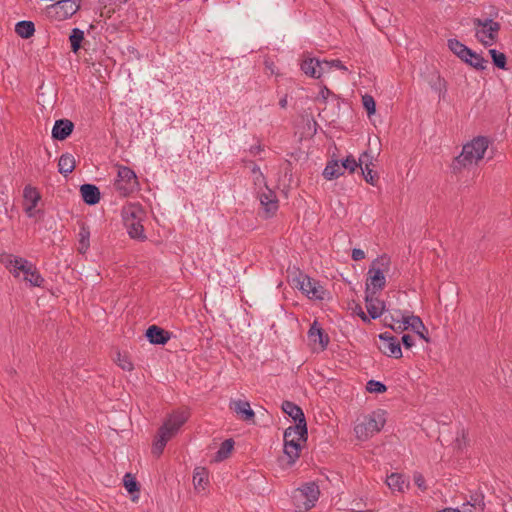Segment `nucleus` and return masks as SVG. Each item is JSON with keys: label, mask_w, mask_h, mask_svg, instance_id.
Segmentation results:
<instances>
[{"label": "nucleus", "mask_w": 512, "mask_h": 512, "mask_svg": "<svg viewBox=\"0 0 512 512\" xmlns=\"http://www.w3.org/2000/svg\"><path fill=\"white\" fill-rule=\"evenodd\" d=\"M362 174L367 183H369L372 186H375L377 184L378 176L377 174L372 170L371 167L362 168Z\"/></svg>", "instance_id": "obj_43"}, {"label": "nucleus", "mask_w": 512, "mask_h": 512, "mask_svg": "<svg viewBox=\"0 0 512 512\" xmlns=\"http://www.w3.org/2000/svg\"><path fill=\"white\" fill-rule=\"evenodd\" d=\"M490 146V140L486 136H476L467 141L461 153L454 159L455 169L474 168L484 159Z\"/></svg>", "instance_id": "obj_3"}, {"label": "nucleus", "mask_w": 512, "mask_h": 512, "mask_svg": "<svg viewBox=\"0 0 512 512\" xmlns=\"http://www.w3.org/2000/svg\"><path fill=\"white\" fill-rule=\"evenodd\" d=\"M90 248V229L86 225H81L78 233V252L86 254Z\"/></svg>", "instance_id": "obj_30"}, {"label": "nucleus", "mask_w": 512, "mask_h": 512, "mask_svg": "<svg viewBox=\"0 0 512 512\" xmlns=\"http://www.w3.org/2000/svg\"><path fill=\"white\" fill-rule=\"evenodd\" d=\"M73 128L74 125L70 120H57L52 128V137L57 140H64L72 133Z\"/></svg>", "instance_id": "obj_22"}, {"label": "nucleus", "mask_w": 512, "mask_h": 512, "mask_svg": "<svg viewBox=\"0 0 512 512\" xmlns=\"http://www.w3.org/2000/svg\"><path fill=\"white\" fill-rule=\"evenodd\" d=\"M282 410L296 422L295 425H306L304 413L298 405L290 401H284Z\"/></svg>", "instance_id": "obj_24"}, {"label": "nucleus", "mask_w": 512, "mask_h": 512, "mask_svg": "<svg viewBox=\"0 0 512 512\" xmlns=\"http://www.w3.org/2000/svg\"><path fill=\"white\" fill-rule=\"evenodd\" d=\"M146 337L151 344L163 345L169 340V335L163 329L153 325L146 331Z\"/></svg>", "instance_id": "obj_26"}, {"label": "nucleus", "mask_w": 512, "mask_h": 512, "mask_svg": "<svg viewBox=\"0 0 512 512\" xmlns=\"http://www.w3.org/2000/svg\"><path fill=\"white\" fill-rule=\"evenodd\" d=\"M402 343L406 348H411L414 345V341L410 335H403Z\"/></svg>", "instance_id": "obj_48"}, {"label": "nucleus", "mask_w": 512, "mask_h": 512, "mask_svg": "<svg viewBox=\"0 0 512 512\" xmlns=\"http://www.w3.org/2000/svg\"><path fill=\"white\" fill-rule=\"evenodd\" d=\"M473 26L476 40L484 47H492L498 42L501 28L499 22L491 18H478L473 21Z\"/></svg>", "instance_id": "obj_9"}, {"label": "nucleus", "mask_w": 512, "mask_h": 512, "mask_svg": "<svg viewBox=\"0 0 512 512\" xmlns=\"http://www.w3.org/2000/svg\"><path fill=\"white\" fill-rule=\"evenodd\" d=\"M234 448V442L232 439H227L220 445L218 451L215 453L214 461L221 462L227 459Z\"/></svg>", "instance_id": "obj_34"}, {"label": "nucleus", "mask_w": 512, "mask_h": 512, "mask_svg": "<svg viewBox=\"0 0 512 512\" xmlns=\"http://www.w3.org/2000/svg\"><path fill=\"white\" fill-rule=\"evenodd\" d=\"M189 413L183 410H177L167 416L152 445V454L160 456L168 443L180 431L181 427L187 422Z\"/></svg>", "instance_id": "obj_4"}, {"label": "nucleus", "mask_w": 512, "mask_h": 512, "mask_svg": "<svg viewBox=\"0 0 512 512\" xmlns=\"http://www.w3.org/2000/svg\"><path fill=\"white\" fill-rule=\"evenodd\" d=\"M330 97H335V95L326 86L323 85L320 87V91L315 100L326 103Z\"/></svg>", "instance_id": "obj_45"}, {"label": "nucleus", "mask_w": 512, "mask_h": 512, "mask_svg": "<svg viewBox=\"0 0 512 512\" xmlns=\"http://www.w3.org/2000/svg\"><path fill=\"white\" fill-rule=\"evenodd\" d=\"M121 217L128 235L135 240L146 239L142 222L145 218V211L138 203H127L121 209Z\"/></svg>", "instance_id": "obj_7"}, {"label": "nucleus", "mask_w": 512, "mask_h": 512, "mask_svg": "<svg viewBox=\"0 0 512 512\" xmlns=\"http://www.w3.org/2000/svg\"><path fill=\"white\" fill-rule=\"evenodd\" d=\"M252 171L255 174L256 181L264 180L263 174L261 173L260 168L258 166H254Z\"/></svg>", "instance_id": "obj_49"}, {"label": "nucleus", "mask_w": 512, "mask_h": 512, "mask_svg": "<svg viewBox=\"0 0 512 512\" xmlns=\"http://www.w3.org/2000/svg\"><path fill=\"white\" fill-rule=\"evenodd\" d=\"M447 46L449 50L456 55L459 59L463 60L469 51V47L456 38L448 39Z\"/></svg>", "instance_id": "obj_32"}, {"label": "nucleus", "mask_w": 512, "mask_h": 512, "mask_svg": "<svg viewBox=\"0 0 512 512\" xmlns=\"http://www.w3.org/2000/svg\"><path fill=\"white\" fill-rule=\"evenodd\" d=\"M344 174L342 163L337 160H330L323 170V176L326 180H334Z\"/></svg>", "instance_id": "obj_27"}, {"label": "nucleus", "mask_w": 512, "mask_h": 512, "mask_svg": "<svg viewBox=\"0 0 512 512\" xmlns=\"http://www.w3.org/2000/svg\"><path fill=\"white\" fill-rule=\"evenodd\" d=\"M366 390L369 393L381 394V393L386 392L387 387L385 386V384H383L380 381L370 380L366 384Z\"/></svg>", "instance_id": "obj_39"}, {"label": "nucleus", "mask_w": 512, "mask_h": 512, "mask_svg": "<svg viewBox=\"0 0 512 512\" xmlns=\"http://www.w3.org/2000/svg\"><path fill=\"white\" fill-rule=\"evenodd\" d=\"M308 338L315 349L324 350L326 349L329 338L327 335L324 334L319 324L315 321L309 331H308Z\"/></svg>", "instance_id": "obj_19"}, {"label": "nucleus", "mask_w": 512, "mask_h": 512, "mask_svg": "<svg viewBox=\"0 0 512 512\" xmlns=\"http://www.w3.org/2000/svg\"><path fill=\"white\" fill-rule=\"evenodd\" d=\"M462 61L477 70H484L487 67V60L472 49H469L466 57H464Z\"/></svg>", "instance_id": "obj_28"}, {"label": "nucleus", "mask_w": 512, "mask_h": 512, "mask_svg": "<svg viewBox=\"0 0 512 512\" xmlns=\"http://www.w3.org/2000/svg\"><path fill=\"white\" fill-rule=\"evenodd\" d=\"M365 252L360 248H354L351 253V257L354 261H360L365 258Z\"/></svg>", "instance_id": "obj_47"}, {"label": "nucleus", "mask_w": 512, "mask_h": 512, "mask_svg": "<svg viewBox=\"0 0 512 512\" xmlns=\"http://www.w3.org/2000/svg\"><path fill=\"white\" fill-rule=\"evenodd\" d=\"M42 201L40 191L32 186L26 185L23 189L22 207L29 218H36L43 214L40 204Z\"/></svg>", "instance_id": "obj_14"}, {"label": "nucleus", "mask_w": 512, "mask_h": 512, "mask_svg": "<svg viewBox=\"0 0 512 512\" xmlns=\"http://www.w3.org/2000/svg\"><path fill=\"white\" fill-rule=\"evenodd\" d=\"M489 54L492 58L493 64L502 70L506 69L507 58L506 55L496 49H489Z\"/></svg>", "instance_id": "obj_37"}, {"label": "nucleus", "mask_w": 512, "mask_h": 512, "mask_svg": "<svg viewBox=\"0 0 512 512\" xmlns=\"http://www.w3.org/2000/svg\"><path fill=\"white\" fill-rule=\"evenodd\" d=\"M307 440V425H294L284 432L283 453L288 467H292L300 457L302 444Z\"/></svg>", "instance_id": "obj_6"}, {"label": "nucleus", "mask_w": 512, "mask_h": 512, "mask_svg": "<svg viewBox=\"0 0 512 512\" xmlns=\"http://www.w3.org/2000/svg\"><path fill=\"white\" fill-rule=\"evenodd\" d=\"M116 362L119 367H121L124 371H131L133 370V363L130 360V358L126 354L119 353L117 355Z\"/></svg>", "instance_id": "obj_40"}, {"label": "nucleus", "mask_w": 512, "mask_h": 512, "mask_svg": "<svg viewBox=\"0 0 512 512\" xmlns=\"http://www.w3.org/2000/svg\"><path fill=\"white\" fill-rule=\"evenodd\" d=\"M326 63L328 64L327 67V74L333 69H339L343 72H347L348 68L342 63V61L338 59H332V60H326Z\"/></svg>", "instance_id": "obj_44"}, {"label": "nucleus", "mask_w": 512, "mask_h": 512, "mask_svg": "<svg viewBox=\"0 0 512 512\" xmlns=\"http://www.w3.org/2000/svg\"><path fill=\"white\" fill-rule=\"evenodd\" d=\"M386 484L392 492H405L409 487L408 480L399 473H391L386 478Z\"/></svg>", "instance_id": "obj_23"}, {"label": "nucleus", "mask_w": 512, "mask_h": 512, "mask_svg": "<svg viewBox=\"0 0 512 512\" xmlns=\"http://www.w3.org/2000/svg\"><path fill=\"white\" fill-rule=\"evenodd\" d=\"M381 341L380 350L388 357L399 359L402 357V349L399 340L385 332L379 335Z\"/></svg>", "instance_id": "obj_17"}, {"label": "nucleus", "mask_w": 512, "mask_h": 512, "mask_svg": "<svg viewBox=\"0 0 512 512\" xmlns=\"http://www.w3.org/2000/svg\"><path fill=\"white\" fill-rule=\"evenodd\" d=\"M113 189L121 197H128L138 191L139 181L136 173L127 166H117V173L113 179Z\"/></svg>", "instance_id": "obj_10"}, {"label": "nucleus", "mask_w": 512, "mask_h": 512, "mask_svg": "<svg viewBox=\"0 0 512 512\" xmlns=\"http://www.w3.org/2000/svg\"><path fill=\"white\" fill-rule=\"evenodd\" d=\"M362 105L367 111L368 116H372L376 112V103L374 98L369 94H364L362 96Z\"/></svg>", "instance_id": "obj_38"}, {"label": "nucleus", "mask_w": 512, "mask_h": 512, "mask_svg": "<svg viewBox=\"0 0 512 512\" xmlns=\"http://www.w3.org/2000/svg\"><path fill=\"white\" fill-rule=\"evenodd\" d=\"M351 510L355 512H362L363 510L360 508L359 504H357L355 507H352Z\"/></svg>", "instance_id": "obj_51"}, {"label": "nucleus", "mask_w": 512, "mask_h": 512, "mask_svg": "<svg viewBox=\"0 0 512 512\" xmlns=\"http://www.w3.org/2000/svg\"><path fill=\"white\" fill-rule=\"evenodd\" d=\"M123 485L127 492L131 496V500L133 502H137L139 500V484L136 478L131 473H126L123 477Z\"/></svg>", "instance_id": "obj_29"}, {"label": "nucleus", "mask_w": 512, "mask_h": 512, "mask_svg": "<svg viewBox=\"0 0 512 512\" xmlns=\"http://www.w3.org/2000/svg\"><path fill=\"white\" fill-rule=\"evenodd\" d=\"M384 323L394 331L402 332L406 330H412L425 342H429L427 329L418 316L402 315L399 311H397L396 316L392 314L385 315Z\"/></svg>", "instance_id": "obj_8"}, {"label": "nucleus", "mask_w": 512, "mask_h": 512, "mask_svg": "<svg viewBox=\"0 0 512 512\" xmlns=\"http://www.w3.org/2000/svg\"><path fill=\"white\" fill-rule=\"evenodd\" d=\"M75 168V159L71 154H63L58 161V170L63 175L70 174Z\"/></svg>", "instance_id": "obj_33"}, {"label": "nucleus", "mask_w": 512, "mask_h": 512, "mask_svg": "<svg viewBox=\"0 0 512 512\" xmlns=\"http://www.w3.org/2000/svg\"><path fill=\"white\" fill-rule=\"evenodd\" d=\"M364 301L367 312H364L360 306L355 309V313L364 322L380 318L386 310L385 302L379 298V294L364 292Z\"/></svg>", "instance_id": "obj_12"}, {"label": "nucleus", "mask_w": 512, "mask_h": 512, "mask_svg": "<svg viewBox=\"0 0 512 512\" xmlns=\"http://www.w3.org/2000/svg\"><path fill=\"white\" fill-rule=\"evenodd\" d=\"M81 0H60L50 7V12L59 20L72 17L80 9Z\"/></svg>", "instance_id": "obj_16"}, {"label": "nucleus", "mask_w": 512, "mask_h": 512, "mask_svg": "<svg viewBox=\"0 0 512 512\" xmlns=\"http://www.w3.org/2000/svg\"><path fill=\"white\" fill-rule=\"evenodd\" d=\"M320 495L319 487L315 483H307L295 489L291 494L292 503L296 512H306L315 506Z\"/></svg>", "instance_id": "obj_11"}, {"label": "nucleus", "mask_w": 512, "mask_h": 512, "mask_svg": "<svg viewBox=\"0 0 512 512\" xmlns=\"http://www.w3.org/2000/svg\"><path fill=\"white\" fill-rule=\"evenodd\" d=\"M387 422V412L376 409L363 413L354 422L353 432L358 441L365 442L380 433Z\"/></svg>", "instance_id": "obj_2"}, {"label": "nucleus", "mask_w": 512, "mask_h": 512, "mask_svg": "<svg viewBox=\"0 0 512 512\" xmlns=\"http://www.w3.org/2000/svg\"><path fill=\"white\" fill-rule=\"evenodd\" d=\"M294 281L295 286L310 300H324L327 296L326 289L308 275L300 274Z\"/></svg>", "instance_id": "obj_13"}, {"label": "nucleus", "mask_w": 512, "mask_h": 512, "mask_svg": "<svg viewBox=\"0 0 512 512\" xmlns=\"http://www.w3.org/2000/svg\"><path fill=\"white\" fill-rule=\"evenodd\" d=\"M343 171L354 172L359 167V162L352 155L347 156L342 162Z\"/></svg>", "instance_id": "obj_42"}, {"label": "nucleus", "mask_w": 512, "mask_h": 512, "mask_svg": "<svg viewBox=\"0 0 512 512\" xmlns=\"http://www.w3.org/2000/svg\"><path fill=\"white\" fill-rule=\"evenodd\" d=\"M84 39V32L79 28H73L69 36L71 49L74 53H77L81 47V43Z\"/></svg>", "instance_id": "obj_35"}, {"label": "nucleus", "mask_w": 512, "mask_h": 512, "mask_svg": "<svg viewBox=\"0 0 512 512\" xmlns=\"http://www.w3.org/2000/svg\"><path fill=\"white\" fill-rule=\"evenodd\" d=\"M326 60H320L311 55H304L300 62L301 71L308 77L320 79L327 74Z\"/></svg>", "instance_id": "obj_15"}, {"label": "nucleus", "mask_w": 512, "mask_h": 512, "mask_svg": "<svg viewBox=\"0 0 512 512\" xmlns=\"http://www.w3.org/2000/svg\"><path fill=\"white\" fill-rule=\"evenodd\" d=\"M1 263L14 278L25 281L30 286L41 287L44 283V278L39 274L36 266L23 257L14 254H3Z\"/></svg>", "instance_id": "obj_1"}, {"label": "nucleus", "mask_w": 512, "mask_h": 512, "mask_svg": "<svg viewBox=\"0 0 512 512\" xmlns=\"http://www.w3.org/2000/svg\"><path fill=\"white\" fill-rule=\"evenodd\" d=\"M279 104L282 108H285L287 106V98L281 99Z\"/></svg>", "instance_id": "obj_50"}, {"label": "nucleus", "mask_w": 512, "mask_h": 512, "mask_svg": "<svg viewBox=\"0 0 512 512\" xmlns=\"http://www.w3.org/2000/svg\"><path fill=\"white\" fill-rule=\"evenodd\" d=\"M413 480H414V483L421 489V490H425L426 489V485H425V479L423 477L422 474L420 473H415L414 476H413Z\"/></svg>", "instance_id": "obj_46"}, {"label": "nucleus", "mask_w": 512, "mask_h": 512, "mask_svg": "<svg viewBox=\"0 0 512 512\" xmlns=\"http://www.w3.org/2000/svg\"><path fill=\"white\" fill-rule=\"evenodd\" d=\"M15 32L24 39L32 37L35 33V26L32 21L22 20L16 23Z\"/></svg>", "instance_id": "obj_31"}, {"label": "nucleus", "mask_w": 512, "mask_h": 512, "mask_svg": "<svg viewBox=\"0 0 512 512\" xmlns=\"http://www.w3.org/2000/svg\"><path fill=\"white\" fill-rule=\"evenodd\" d=\"M83 201L88 205H95L100 201L99 188L93 184H83L80 187Z\"/></svg>", "instance_id": "obj_25"}, {"label": "nucleus", "mask_w": 512, "mask_h": 512, "mask_svg": "<svg viewBox=\"0 0 512 512\" xmlns=\"http://www.w3.org/2000/svg\"><path fill=\"white\" fill-rule=\"evenodd\" d=\"M391 271V259L383 254L375 258L366 273L365 290L370 294H380L387 285V278Z\"/></svg>", "instance_id": "obj_5"}, {"label": "nucleus", "mask_w": 512, "mask_h": 512, "mask_svg": "<svg viewBox=\"0 0 512 512\" xmlns=\"http://www.w3.org/2000/svg\"><path fill=\"white\" fill-rule=\"evenodd\" d=\"M358 162H359V167L361 169L366 168V167H372L373 162H374V157L370 152L365 151L360 155Z\"/></svg>", "instance_id": "obj_41"}, {"label": "nucleus", "mask_w": 512, "mask_h": 512, "mask_svg": "<svg viewBox=\"0 0 512 512\" xmlns=\"http://www.w3.org/2000/svg\"><path fill=\"white\" fill-rule=\"evenodd\" d=\"M193 486L197 493H204L209 487V472L204 467H196L193 471Z\"/></svg>", "instance_id": "obj_21"}, {"label": "nucleus", "mask_w": 512, "mask_h": 512, "mask_svg": "<svg viewBox=\"0 0 512 512\" xmlns=\"http://www.w3.org/2000/svg\"><path fill=\"white\" fill-rule=\"evenodd\" d=\"M259 200L267 217L274 215L278 210L277 196L269 188L266 187V189L260 193Z\"/></svg>", "instance_id": "obj_18"}, {"label": "nucleus", "mask_w": 512, "mask_h": 512, "mask_svg": "<svg viewBox=\"0 0 512 512\" xmlns=\"http://www.w3.org/2000/svg\"><path fill=\"white\" fill-rule=\"evenodd\" d=\"M483 507L479 504H472L470 502L463 503L460 508H445L438 512H482Z\"/></svg>", "instance_id": "obj_36"}, {"label": "nucleus", "mask_w": 512, "mask_h": 512, "mask_svg": "<svg viewBox=\"0 0 512 512\" xmlns=\"http://www.w3.org/2000/svg\"><path fill=\"white\" fill-rule=\"evenodd\" d=\"M229 406L240 419L244 421H252L254 419L255 413L248 401L240 399L231 400Z\"/></svg>", "instance_id": "obj_20"}]
</instances>
